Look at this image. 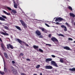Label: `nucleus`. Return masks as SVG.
<instances>
[{"label": "nucleus", "instance_id": "1", "mask_svg": "<svg viewBox=\"0 0 75 75\" xmlns=\"http://www.w3.org/2000/svg\"><path fill=\"white\" fill-rule=\"evenodd\" d=\"M16 40L17 41H18V42H19V43L21 44V45H23V44H24L26 45V46H27V47H28V45L27 44V43H26V42H24L22 41L21 40H20L19 39H17Z\"/></svg>", "mask_w": 75, "mask_h": 75}, {"label": "nucleus", "instance_id": "2", "mask_svg": "<svg viewBox=\"0 0 75 75\" xmlns=\"http://www.w3.org/2000/svg\"><path fill=\"white\" fill-rule=\"evenodd\" d=\"M20 22H21L22 25L23 27L24 28H27V25L25 23L24 21L22 20H20Z\"/></svg>", "mask_w": 75, "mask_h": 75}, {"label": "nucleus", "instance_id": "3", "mask_svg": "<svg viewBox=\"0 0 75 75\" xmlns=\"http://www.w3.org/2000/svg\"><path fill=\"white\" fill-rule=\"evenodd\" d=\"M51 64H52L53 66L56 67H58V65L57 63L54 61H52L51 62Z\"/></svg>", "mask_w": 75, "mask_h": 75}, {"label": "nucleus", "instance_id": "4", "mask_svg": "<svg viewBox=\"0 0 75 75\" xmlns=\"http://www.w3.org/2000/svg\"><path fill=\"white\" fill-rule=\"evenodd\" d=\"M3 59L4 63V72H5L6 73H7L8 72L7 69L6 68V66H5V61H4V59L3 58Z\"/></svg>", "mask_w": 75, "mask_h": 75}, {"label": "nucleus", "instance_id": "5", "mask_svg": "<svg viewBox=\"0 0 75 75\" xmlns=\"http://www.w3.org/2000/svg\"><path fill=\"white\" fill-rule=\"evenodd\" d=\"M35 33L37 35H38V36H40V35H41V33L40 32V31L39 30H37L35 31Z\"/></svg>", "mask_w": 75, "mask_h": 75}, {"label": "nucleus", "instance_id": "6", "mask_svg": "<svg viewBox=\"0 0 75 75\" xmlns=\"http://www.w3.org/2000/svg\"><path fill=\"white\" fill-rule=\"evenodd\" d=\"M62 20H63V19L61 17H59L56 19L55 21L56 22H57V21H62Z\"/></svg>", "mask_w": 75, "mask_h": 75}, {"label": "nucleus", "instance_id": "7", "mask_svg": "<svg viewBox=\"0 0 75 75\" xmlns=\"http://www.w3.org/2000/svg\"><path fill=\"white\" fill-rule=\"evenodd\" d=\"M51 40L53 42H58V40L57 39V38H55L53 37L51 38Z\"/></svg>", "mask_w": 75, "mask_h": 75}, {"label": "nucleus", "instance_id": "8", "mask_svg": "<svg viewBox=\"0 0 75 75\" xmlns=\"http://www.w3.org/2000/svg\"><path fill=\"white\" fill-rule=\"evenodd\" d=\"M40 28L42 30V32H44V33H47V30H46V29H45V28H42L41 27H40Z\"/></svg>", "mask_w": 75, "mask_h": 75}, {"label": "nucleus", "instance_id": "9", "mask_svg": "<svg viewBox=\"0 0 75 75\" xmlns=\"http://www.w3.org/2000/svg\"><path fill=\"white\" fill-rule=\"evenodd\" d=\"M7 48L8 49H9V48H10V47L11 49H13V48H14V47H13V46L11 45V44H9L8 45H7Z\"/></svg>", "mask_w": 75, "mask_h": 75}, {"label": "nucleus", "instance_id": "10", "mask_svg": "<svg viewBox=\"0 0 75 75\" xmlns=\"http://www.w3.org/2000/svg\"><path fill=\"white\" fill-rule=\"evenodd\" d=\"M46 69H52V67L50 65L49 66H46L45 67Z\"/></svg>", "mask_w": 75, "mask_h": 75}, {"label": "nucleus", "instance_id": "11", "mask_svg": "<svg viewBox=\"0 0 75 75\" xmlns=\"http://www.w3.org/2000/svg\"><path fill=\"white\" fill-rule=\"evenodd\" d=\"M11 13L12 14H16V13H17V11L15 10L12 9L11 11Z\"/></svg>", "mask_w": 75, "mask_h": 75}, {"label": "nucleus", "instance_id": "12", "mask_svg": "<svg viewBox=\"0 0 75 75\" xmlns=\"http://www.w3.org/2000/svg\"><path fill=\"white\" fill-rule=\"evenodd\" d=\"M12 72L13 74H15V75L17 74V71L14 69L12 70Z\"/></svg>", "mask_w": 75, "mask_h": 75}, {"label": "nucleus", "instance_id": "13", "mask_svg": "<svg viewBox=\"0 0 75 75\" xmlns=\"http://www.w3.org/2000/svg\"><path fill=\"white\" fill-rule=\"evenodd\" d=\"M3 13L4 14H6V15H7L8 16H10L11 15V14H10V13H8L6 11H5L3 10Z\"/></svg>", "mask_w": 75, "mask_h": 75}, {"label": "nucleus", "instance_id": "14", "mask_svg": "<svg viewBox=\"0 0 75 75\" xmlns=\"http://www.w3.org/2000/svg\"><path fill=\"white\" fill-rule=\"evenodd\" d=\"M1 34H3V35H8V34L7 33H6L5 32V33L2 32Z\"/></svg>", "mask_w": 75, "mask_h": 75}, {"label": "nucleus", "instance_id": "15", "mask_svg": "<svg viewBox=\"0 0 75 75\" xmlns=\"http://www.w3.org/2000/svg\"><path fill=\"white\" fill-rule=\"evenodd\" d=\"M4 55L5 58H6V59H8V58H9L8 57V56L7 55V53H6V52L4 53Z\"/></svg>", "mask_w": 75, "mask_h": 75}, {"label": "nucleus", "instance_id": "16", "mask_svg": "<svg viewBox=\"0 0 75 75\" xmlns=\"http://www.w3.org/2000/svg\"><path fill=\"white\" fill-rule=\"evenodd\" d=\"M52 60V59L51 58H47L46 59L45 61L46 62H47L48 61H51Z\"/></svg>", "mask_w": 75, "mask_h": 75}, {"label": "nucleus", "instance_id": "17", "mask_svg": "<svg viewBox=\"0 0 75 75\" xmlns=\"http://www.w3.org/2000/svg\"><path fill=\"white\" fill-rule=\"evenodd\" d=\"M69 14H70V16L71 17H73V18H74L75 17V15L72 13H70Z\"/></svg>", "mask_w": 75, "mask_h": 75}, {"label": "nucleus", "instance_id": "18", "mask_svg": "<svg viewBox=\"0 0 75 75\" xmlns=\"http://www.w3.org/2000/svg\"><path fill=\"white\" fill-rule=\"evenodd\" d=\"M15 27L16 28H17L18 30H19V31H21V30H22L20 27L17 26H15Z\"/></svg>", "mask_w": 75, "mask_h": 75}, {"label": "nucleus", "instance_id": "19", "mask_svg": "<svg viewBox=\"0 0 75 75\" xmlns=\"http://www.w3.org/2000/svg\"><path fill=\"white\" fill-rule=\"evenodd\" d=\"M66 50H70V51H72V49H70L69 47L67 46L66 47Z\"/></svg>", "mask_w": 75, "mask_h": 75}, {"label": "nucleus", "instance_id": "20", "mask_svg": "<svg viewBox=\"0 0 75 75\" xmlns=\"http://www.w3.org/2000/svg\"><path fill=\"white\" fill-rule=\"evenodd\" d=\"M14 7L16 8H17V4L15 3L14 4Z\"/></svg>", "mask_w": 75, "mask_h": 75}, {"label": "nucleus", "instance_id": "21", "mask_svg": "<svg viewBox=\"0 0 75 75\" xmlns=\"http://www.w3.org/2000/svg\"><path fill=\"white\" fill-rule=\"evenodd\" d=\"M3 27H4L5 29H6V30H8L9 29V28H8V27H7V26H4V25H3Z\"/></svg>", "mask_w": 75, "mask_h": 75}, {"label": "nucleus", "instance_id": "22", "mask_svg": "<svg viewBox=\"0 0 75 75\" xmlns=\"http://www.w3.org/2000/svg\"><path fill=\"white\" fill-rule=\"evenodd\" d=\"M69 70L70 71H75V68L70 69Z\"/></svg>", "mask_w": 75, "mask_h": 75}, {"label": "nucleus", "instance_id": "23", "mask_svg": "<svg viewBox=\"0 0 75 75\" xmlns=\"http://www.w3.org/2000/svg\"><path fill=\"white\" fill-rule=\"evenodd\" d=\"M33 47L34 49H37L38 48V46L34 45L33 46Z\"/></svg>", "mask_w": 75, "mask_h": 75}, {"label": "nucleus", "instance_id": "24", "mask_svg": "<svg viewBox=\"0 0 75 75\" xmlns=\"http://www.w3.org/2000/svg\"><path fill=\"white\" fill-rule=\"evenodd\" d=\"M62 28H64V31H66V27L64 25H62L61 26Z\"/></svg>", "mask_w": 75, "mask_h": 75}, {"label": "nucleus", "instance_id": "25", "mask_svg": "<svg viewBox=\"0 0 75 75\" xmlns=\"http://www.w3.org/2000/svg\"><path fill=\"white\" fill-rule=\"evenodd\" d=\"M0 20H1V21H5V19L0 16Z\"/></svg>", "mask_w": 75, "mask_h": 75}, {"label": "nucleus", "instance_id": "26", "mask_svg": "<svg viewBox=\"0 0 75 75\" xmlns=\"http://www.w3.org/2000/svg\"><path fill=\"white\" fill-rule=\"evenodd\" d=\"M1 48H3V47H5V45L3 44V43H1Z\"/></svg>", "mask_w": 75, "mask_h": 75}, {"label": "nucleus", "instance_id": "27", "mask_svg": "<svg viewBox=\"0 0 75 75\" xmlns=\"http://www.w3.org/2000/svg\"><path fill=\"white\" fill-rule=\"evenodd\" d=\"M68 8L69 9V10H71V11H72V10H73L72 8V7H71L70 6H69L68 7Z\"/></svg>", "mask_w": 75, "mask_h": 75}, {"label": "nucleus", "instance_id": "28", "mask_svg": "<svg viewBox=\"0 0 75 75\" xmlns=\"http://www.w3.org/2000/svg\"><path fill=\"white\" fill-rule=\"evenodd\" d=\"M6 8L8 10H10V11H11V10H11V8L9 7H7Z\"/></svg>", "mask_w": 75, "mask_h": 75}, {"label": "nucleus", "instance_id": "29", "mask_svg": "<svg viewBox=\"0 0 75 75\" xmlns=\"http://www.w3.org/2000/svg\"><path fill=\"white\" fill-rule=\"evenodd\" d=\"M2 17L4 18H5V19H7V18L6 17V16H4V15H2Z\"/></svg>", "mask_w": 75, "mask_h": 75}, {"label": "nucleus", "instance_id": "30", "mask_svg": "<svg viewBox=\"0 0 75 75\" xmlns=\"http://www.w3.org/2000/svg\"><path fill=\"white\" fill-rule=\"evenodd\" d=\"M5 48H6V47H2V50L4 51H6V49H5Z\"/></svg>", "mask_w": 75, "mask_h": 75}, {"label": "nucleus", "instance_id": "31", "mask_svg": "<svg viewBox=\"0 0 75 75\" xmlns=\"http://www.w3.org/2000/svg\"><path fill=\"white\" fill-rule=\"evenodd\" d=\"M0 74H1V75H4L5 74V73H4V72L0 71Z\"/></svg>", "mask_w": 75, "mask_h": 75}, {"label": "nucleus", "instance_id": "32", "mask_svg": "<svg viewBox=\"0 0 75 75\" xmlns=\"http://www.w3.org/2000/svg\"><path fill=\"white\" fill-rule=\"evenodd\" d=\"M60 62H61L62 63H63L64 62V61L62 59H60Z\"/></svg>", "mask_w": 75, "mask_h": 75}, {"label": "nucleus", "instance_id": "33", "mask_svg": "<svg viewBox=\"0 0 75 75\" xmlns=\"http://www.w3.org/2000/svg\"><path fill=\"white\" fill-rule=\"evenodd\" d=\"M40 67V65H38L36 67V68H37V69H38V68H39Z\"/></svg>", "mask_w": 75, "mask_h": 75}, {"label": "nucleus", "instance_id": "34", "mask_svg": "<svg viewBox=\"0 0 75 75\" xmlns=\"http://www.w3.org/2000/svg\"><path fill=\"white\" fill-rule=\"evenodd\" d=\"M39 51H40V52H43V50H42L41 49H39Z\"/></svg>", "mask_w": 75, "mask_h": 75}, {"label": "nucleus", "instance_id": "35", "mask_svg": "<svg viewBox=\"0 0 75 75\" xmlns=\"http://www.w3.org/2000/svg\"><path fill=\"white\" fill-rule=\"evenodd\" d=\"M31 16L32 17H35V15L34 13H32Z\"/></svg>", "mask_w": 75, "mask_h": 75}, {"label": "nucleus", "instance_id": "36", "mask_svg": "<svg viewBox=\"0 0 75 75\" xmlns=\"http://www.w3.org/2000/svg\"><path fill=\"white\" fill-rule=\"evenodd\" d=\"M58 35H59V36H62V37H64V35H62L61 34H59Z\"/></svg>", "mask_w": 75, "mask_h": 75}, {"label": "nucleus", "instance_id": "37", "mask_svg": "<svg viewBox=\"0 0 75 75\" xmlns=\"http://www.w3.org/2000/svg\"><path fill=\"white\" fill-rule=\"evenodd\" d=\"M45 25L47 26V27H50V25H48V24L45 23Z\"/></svg>", "mask_w": 75, "mask_h": 75}, {"label": "nucleus", "instance_id": "38", "mask_svg": "<svg viewBox=\"0 0 75 75\" xmlns=\"http://www.w3.org/2000/svg\"><path fill=\"white\" fill-rule=\"evenodd\" d=\"M38 37L39 38H43L42 36L41 35L39 36Z\"/></svg>", "mask_w": 75, "mask_h": 75}, {"label": "nucleus", "instance_id": "39", "mask_svg": "<svg viewBox=\"0 0 75 75\" xmlns=\"http://www.w3.org/2000/svg\"><path fill=\"white\" fill-rule=\"evenodd\" d=\"M46 45H48L49 47H51V45H50V44H46Z\"/></svg>", "mask_w": 75, "mask_h": 75}, {"label": "nucleus", "instance_id": "40", "mask_svg": "<svg viewBox=\"0 0 75 75\" xmlns=\"http://www.w3.org/2000/svg\"><path fill=\"white\" fill-rule=\"evenodd\" d=\"M51 57H52L53 58H55V56L53 55H51Z\"/></svg>", "mask_w": 75, "mask_h": 75}, {"label": "nucleus", "instance_id": "41", "mask_svg": "<svg viewBox=\"0 0 75 75\" xmlns=\"http://www.w3.org/2000/svg\"><path fill=\"white\" fill-rule=\"evenodd\" d=\"M66 25H67V27H69L70 26L69 25V24L67 23H66Z\"/></svg>", "mask_w": 75, "mask_h": 75}, {"label": "nucleus", "instance_id": "42", "mask_svg": "<svg viewBox=\"0 0 75 75\" xmlns=\"http://www.w3.org/2000/svg\"><path fill=\"white\" fill-rule=\"evenodd\" d=\"M68 40H71V41H72L73 40L71 38H68Z\"/></svg>", "mask_w": 75, "mask_h": 75}, {"label": "nucleus", "instance_id": "43", "mask_svg": "<svg viewBox=\"0 0 75 75\" xmlns=\"http://www.w3.org/2000/svg\"><path fill=\"white\" fill-rule=\"evenodd\" d=\"M21 75H26L25 73H21Z\"/></svg>", "mask_w": 75, "mask_h": 75}, {"label": "nucleus", "instance_id": "44", "mask_svg": "<svg viewBox=\"0 0 75 75\" xmlns=\"http://www.w3.org/2000/svg\"><path fill=\"white\" fill-rule=\"evenodd\" d=\"M55 23L57 25H60V23L58 22H56Z\"/></svg>", "mask_w": 75, "mask_h": 75}, {"label": "nucleus", "instance_id": "45", "mask_svg": "<svg viewBox=\"0 0 75 75\" xmlns=\"http://www.w3.org/2000/svg\"><path fill=\"white\" fill-rule=\"evenodd\" d=\"M51 34H49L48 35V37H49V38H51Z\"/></svg>", "mask_w": 75, "mask_h": 75}, {"label": "nucleus", "instance_id": "46", "mask_svg": "<svg viewBox=\"0 0 75 75\" xmlns=\"http://www.w3.org/2000/svg\"><path fill=\"white\" fill-rule=\"evenodd\" d=\"M20 55L21 56H23L24 55V54H23V53H20Z\"/></svg>", "mask_w": 75, "mask_h": 75}, {"label": "nucleus", "instance_id": "47", "mask_svg": "<svg viewBox=\"0 0 75 75\" xmlns=\"http://www.w3.org/2000/svg\"><path fill=\"white\" fill-rule=\"evenodd\" d=\"M26 61H30V60L29 59H26Z\"/></svg>", "mask_w": 75, "mask_h": 75}, {"label": "nucleus", "instance_id": "48", "mask_svg": "<svg viewBox=\"0 0 75 75\" xmlns=\"http://www.w3.org/2000/svg\"><path fill=\"white\" fill-rule=\"evenodd\" d=\"M12 64H15V62H14V61H12Z\"/></svg>", "mask_w": 75, "mask_h": 75}, {"label": "nucleus", "instance_id": "49", "mask_svg": "<svg viewBox=\"0 0 75 75\" xmlns=\"http://www.w3.org/2000/svg\"><path fill=\"white\" fill-rule=\"evenodd\" d=\"M0 41L1 42H3V41L1 40V38H0Z\"/></svg>", "mask_w": 75, "mask_h": 75}, {"label": "nucleus", "instance_id": "50", "mask_svg": "<svg viewBox=\"0 0 75 75\" xmlns=\"http://www.w3.org/2000/svg\"><path fill=\"white\" fill-rule=\"evenodd\" d=\"M13 4H15V3H16L15 2V1H14V0H13Z\"/></svg>", "mask_w": 75, "mask_h": 75}, {"label": "nucleus", "instance_id": "51", "mask_svg": "<svg viewBox=\"0 0 75 75\" xmlns=\"http://www.w3.org/2000/svg\"><path fill=\"white\" fill-rule=\"evenodd\" d=\"M0 55H1V56H2V54L0 52Z\"/></svg>", "mask_w": 75, "mask_h": 75}, {"label": "nucleus", "instance_id": "52", "mask_svg": "<svg viewBox=\"0 0 75 75\" xmlns=\"http://www.w3.org/2000/svg\"><path fill=\"white\" fill-rule=\"evenodd\" d=\"M21 47L22 48H24V47H22V46H21Z\"/></svg>", "mask_w": 75, "mask_h": 75}, {"label": "nucleus", "instance_id": "53", "mask_svg": "<svg viewBox=\"0 0 75 75\" xmlns=\"http://www.w3.org/2000/svg\"><path fill=\"white\" fill-rule=\"evenodd\" d=\"M42 75V73H40V75Z\"/></svg>", "mask_w": 75, "mask_h": 75}, {"label": "nucleus", "instance_id": "54", "mask_svg": "<svg viewBox=\"0 0 75 75\" xmlns=\"http://www.w3.org/2000/svg\"><path fill=\"white\" fill-rule=\"evenodd\" d=\"M22 58H23V59H25L24 57H22Z\"/></svg>", "mask_w": 75, "mask_h": 75}, {"label": "nucleus", "instance_id": "55", "mask_svg": "<svg viewBox=\"0 0 75 75\" xmlns=\"http://www.w3.org/2000/svg\"><path fill=\"white\" fill-rule=\"evenodd\" d=\"M64 49H66V47H64Z\"/></svg>", "mask_w": 75, "mask_h": 75}, {"label": "nucleus", "instance_id": "56", "mask_svg": "<svg viewBox=\"0 0 75 75\" xmlns=\"http://www.w3.org/2000/svg\"><path fill=\"white\" fill-rule=\"evenodd\" d=\"M33 75H37L36 74H34Z\"/></svg>", "mask_w": 75, "mask_h": 75}, {"label": "nucleus", "instance_id": "57", "mask_svg": "<svg viewBox=\"0 0 75 75\" xmlns=\"http://www.w3.org/2000/svg\"><path fill=\"white\" fill-rule=\"evenodd\" d=\"M0 24H2V23L0 22Z\"/></svg>", "mask_w": 75, "mask_h": 75}, {"label": "nucleus", "instance_id": "58", "mask_svg": "<svg viewBox=\"0 0 75 75\" xmlns=\"http://www.w3.org/2000/svg\"><path fill=\"white\" fill-rule=\"evenodd\" d=\"M9 72H11V71H10V70H9Z\"/></svg>", "mask_w": 75, "mask_h": 75}, {"label": "nucleus", "instance_id": "59", "mask_svg": "<svg viewBox=\"0 0 75 75\" xmlns=\"http://www.w3.org/2000/svg\"><path fill=\"white\" fill-rule=\"evenodd\" d=\"M5 24V25H7V24Z\"/></svg>", "mask_w": 75, "mask_h": 75}, {"label": "nucleus", "instance_id": "60", "mask_svg": "<svg viewBox=\"0 0 75 75\" xmlns=\"http://www.w3.org/2000/svg\"><path fill=\"white\" fill-rule=\"evenodd\" d=\"M74 43H75V41H74Z\"/></svg>", "mask_w": 75, "mask_h": 75}, {"label": "nucleus", "instance_id": "61", "mask_svg": "<svg viewBox=\"0 0 75 75\" xmlns=\"http://www.w3.org/2000/svg\"><path fill=\"white\" fill-rule=\"evenodd\" d=\"M66 31H67V28H66Z\"/></svg>", "mask_w": 75, "mask_h": 75}, {"label": "nucleus", "instance_id": "62", "mask_svg": "<svg viewBox=\"0 0 75 75\" xmlns=\"http://www.w3.org/2000/svg\"><path fill=\"white\" fill-rule=\"evenodd\" d=\"M21 59L22 60V59Z\"/></svg>", "mask_w": 75, "mask_h": 75}]
</instances>
